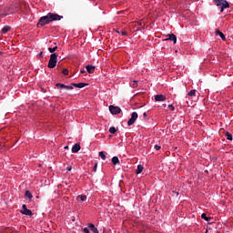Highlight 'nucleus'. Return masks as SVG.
<instances>
[{
    "label": "nucleus",
    "instance_id": "obj_25",
    "mask_svg": "<svg viewBox=\"0 0 233 233\" xmlns=\"http://www.w3.org/2000/svg\"><path fill=\"white\" fill-rule=\"evenodd\" d=\"M116 33L121 34L124 36H127L128 35V33L127 31H117L116 30Z\"/></svg>",
    "mask_w": 233,
    "mask_h": 233
},
{
    "label": "nucleus",
    "instance_id": "obj_35",
    "mask_svg": "<svg viewBox=\"0 0 233 233\" xmlns=\"http://www.w3.org/2000/svg\"><path fill=\"white\" fill-rule=\"evenodd\" d=\"M80 73H81L82 75H84V74H86V70H85V69H81Z\"/></svg>",
    "mask_w": 233,
    "mask_h": 233
},
{
    "label": "nucleus",
    "instance_id": "obj_26",
    "mask_svg": "<svg viewBox=\"0 0 233 233\" xmlns=\"http://www.w3.org/2000/svg\"><path fill=\"white\" fill-rule=\"evenodd\" d=\"M116 131H117V129H116V127H110V129H109V132H110L111 134H116Z\"/></svg>",
    "mask_w": 233,
    "mask_h": 233
},
{
    "label": "nucleus",
    "instance_id": "obj_29",
    "mask_svg": "<svg viewBox=\"0 0 233 233\" xmlns=\"http://www.w3.org/2000/svg\"><path fill=\"white\" fill-rule=\"evenodd\" d=\"M91 231H92L93 233H99L98 229H97L96 227H94V228L91 229Z\"/></svg>",
    "mask_w": 233,
    "mask_h": 233
},
{
    "label": "nucleus",
    "instance_id": "obj_34",
    "mask_svg": "<svg viewBox=\"0 0 233 233\" xmlns=\"http://www.w3.org/2000/svg\"><path fill=\"white\" fill-rule=\"evenodd\" d=\"M96 168H97V163H96L94 168H93V171L96 172Z\"/></svg>",
    "mask_w": 233,
    "mask_h": 233
},
{
    "label": "nucleus",
    "instance_id": "obj_38",
    "mask_svg": "<svg viewBox=\"0 0 233 233\" xmlns=\"http://www.w3.org/2000/svg\"><path fill=\"white\" fill-rule=\"evenodd\" d=\"M39 56H43V52H41V53L39 54Z\"/></svg>",
    "mask_w": 233,
    "mask_h": 233
},
{
    "label": "nucleus",
    "instance_id": "obj_36",
    "mask_svg": "<svg viewBox=\"0 0 233 233\" xmlns=\"http://www.w3.org/2000/svg\"><path fill=\"white\" fill-rule=\"evenodd\" d=\"M147 116V112H144V113H143V117L146 118Z\"/></svg>",
    "mask_w": 233,
    "mask_h": 233
},
{
    "label": "nucleus",
    "instance_id": "obj_27",
    "mask_svg": "<svg viewBox=\"0 0 233 233\" xmlns=\"http://www.w3.org/2000/svg\"><path fill=\"white\" fill-rule=\"evenodd\" d=\"M83 233H91L88 228H82Z\"/></svg>",
    "mask_w": 233,
    "mask_h": 233
},
{
    "label": "nucleus",
    "instance_id": "obj_4",
    "mask_svg": "<svg viewBox=\"0 0 233 233\" xmlns=\"http://www.w3.org/2000/svg\"><path fill=\"white\" fill-rule=\"evenodd\" d=\"M20 213L22 215L28 216V217H32L33 216V211L31 209H28L27 206L25 204H24L22 206V209L20 210Z\"/></svg>",
    "mask_w": 233,
    "mask_h": 233
},
{
    "label": "nucleus",
    "instance_id": "obj_10",
    "mask_svg": "<svg viewBox=\"0 0 233 233\" xmlns=\"http://www.w3.org/2000/svg\"><path fill=\"white\" fill-rule=\"evenodd\" d=\"M96 66L90 65L86 66V71L88 74H94Z\"/></svg>",
    "mask_w": 233,
    "mask_h": 233
},
{
    "label": "nucleus",
    "instance_id": "obj_19",
    "mask_svg": "<svg viewBox=\"0 0 233 233\" xmlns=\"http://www.w3.org/2000/svg\"><path fill=\"white\" fill-rule=\"evenodd\" d=\"M56 86L58 89H66V85L61 84V83H56Z\"/></svg>",
    "mask_w": 233,
    "mask_h": 233
},
{
    "label": "nucleus",
    "instance_id": "obj_18",
    "mask_svg": "<svg viewBox=\"0 0 233 233\" xmlns=\"http://www.w3.org/2000/svg\"><path fill=\"white\" fill-rule=\"evenodd\" d=\"M77 199H80L82 202H85V201H86L87 197L86 195H79L77 197Z\"/></svg>",
    "mask_w": 233,
    "mask_h": 233
},
{
    "label": "nucleus",
    "instance_id": "obj_37",
    "mask_svg": "<svg viewBox=\"0 0 233 233\" xmlns=\"http://www.w3.org/2000/svg\"><path fill=\"white\" fill-rule=\"evenodd\" d=\"M67 170H68V171H71V170H72V167H67Z\"/></svg>",
    "mask_w": 233,
    "mask_h": 233
},
{
    "label": "nucleus",
    "instance_id": "obj_9",
    "mask_svg": "<svg viewBox=\"0 0 233 233\" xmlns=\"http://www.w3.org/2000/svg\"><path fill=\"white\" fill-rule=\"evenodd\" d=\"M166 40H171L174 44H177V37L175 34H169L168 38Z\"/></svg>",
    "mask_w": 233,
    "mask_h": 233
},
{
    "label": "nucleus",
    "instance_id": "obj_33",
    "mask_svg": "<svg viewBox=\"0 0 233 233\" xmlns=\"http://www.w3.org/2000/svg\"><path fill=\"white\" fill-rule=\"evenodd\" d=\"M154 148H155L156 150H160V149H161V147L158 146V145H155V146H154Z\"/></svg>",
    "mask_w": 233,
    "mask_h": 233
},
{
    "label": "nucleus",
    "instance_id": "obj_2",
    "mask_svg": "<svg viewBox=\"0 0 233 233\" xmlns=\"http://www.w3.org/2000/svg\"><path fill=\"white\" fill-rule=\"evenodd\" d=\"M57 56H58L57 53H53L50 55L49 62L47 65V67L49 69H54L57 66Z\"/></svg>",
    "mask_w": 233,
    "mask_h": 233
},
{
    "label": "nucleus",
    "instance_id": "obj_13",
    "mask_svg": "<svg viewBox=\"0 0 233 233\" xmlns=\"http://www.w3.org/2000/svg\"><path fill=\"white\" fill-rule=\"evenodd\" d=\"M11 30V27L9 25H5L2 30L1 33L2 34H6L7 32H9Z\"/></svg>",
    "mask_w": 233,
    "mask_h": 233
},
{
    "label": "nucleus",
    "instance_id": "obj_1",
    "mask_svg": "<svg viewBox=\"0 0 233 233\" xmlns=\"http://www.w3.org/2000/svg\"><path fill=\"white\" fill-rule=\"evenodd\" d=\"M63 18V16L54 14V13H48L46 15L42 16L39 18L37 23V27L42 28L46 26V25L54 22V21H59Z\"/></svg>",
    "mask_w": 233,
    "mask_h": 233
},
{
    "label": "nucleus",
    "instance_id": "obj_3",
    "mask_svg": "<svg viewBox=\"0 0 233 233\" xmlns=\"http://www.w3.org/2000/svg\"><path fill=\"white\" fill-rule=\"evenodd\" d=\"M217 6H221L220 12L222 13L226 8L229 7V4L225 0H214Z\"/></svg>",
    "mask_w": 233,
    "mask_h": 233
},
{
    "label": "nucleus",
    "instance_id": "obj_32",
    "mask_svg": "<svg viewBox=\"0 0 233 233\" xmlns=\"http://www.w3.org/2000/svg\"><path fill=\"white\" fill-rule=\"evenodd\" d=\"M94 228H96V226L94 224H89L88 225V229H93Z\"/></svg>",
    "mask_w": 233,
    "mask_h": 233
},
{
    "label": "nucleus",
    "instance_id": "obj_28",
    "mask_svg": "<svg viewBox=\"0 0 233 233\" xmlns=\"http://www.w3.org/2000/svg\"><path fill=\"white\" fill-rule=\"evenodd\" d=\"M168 108H169L171 111H175V109H176V107H175L172 104L168 105Z\"/></svg>",
    "mask_w": 233,
    "mask_h": 233
},
{
    "label": "nucleus",
    "instance_id": "obj_17",
    "mask_svg": "<svg viewBox=\"0 0 233 233\" xmlns=\"http://www.w3.org/2000/svg\"><path fill=\"white\" fill-rule=\"evenodd\" d=\"M138 86V81L134 80L130 83V87L137 88Z\"/></svg>",
    "mask_w": 233,
    "mask_h": 233
},
{
    "label": "nucleus",
    "instance_id": "obj_6",
    "mask_svg": "<svg viewBox=\"0 0 233 233\" xmlns=\"http://www.w3.org/2000/svg\"><path fill=\"white\" fill-rule=\"evenodd\" d=\"M109 109L112 115H118L121 113V108L117 106H109Z\"/></svg>",
    "mask_w": 233,
    "mask_h": 233
},
{
    "label": "nucleus",
    "instance_id": "obj_5",
    "mask_svg": "<svg viewBox=\"0 0 233 233\" xmlns=\"http://www.w3.org/2000/svg\"><path fill=\"white\" fill-rule=\"evenodd\" d=\"M137 117H138V114L137 112H132L129 120H127V126L131 127L132 125H134Z\"/></svg>",
    "mask_w": 233,
    "mask_h": 233
},
{
    "label": "nucleus",
    "instance_id": "obj_7",
    "mask_svg": "<svg viewBox=\"0 0 233 233\" xmlns=\"http://www.w3.org/2000/svg\"><path fill=\"white\" fill-rule=\"evenodd\" d=\"M71 86H74V87H76V88L81 89V88H84V87H86V86H88V84H87V83H78V84H76V83H72Z\"/></svg>",
    "mask_w": 233,
    "mask_h": 233
},
{
    "label": "nucleus",
    "instance_id": "obj_21",
    "mask_svg": "<svg viewBox=\"0 0 233 233\" xmlns=\"http://www.w3.org/2000/svg\"><path fill=\"white\" fill-rule=\"evenodd\" d=\"M189 96H196V89H192L187 93Z\"/></svg>",
    "mask_w": 233,
    "mask_h": 233
},
{
    "label": "nucleus",
    "instance_id": "obj_24",
    "mask_svg": "<svg viewBox=\"0 0 233 233\" xmlns=\"http://www.w3.org/2000/svg\"><path fill=\"white\" fill-rule=\"evenodd\" d=\"M99 157L103 159V160H106V157L105 155V152H99Z\"/></svg>",
    "mask_w": 233,
    "mask_h": 233
},
{
    "label": "nucleus",
    "instance_id": "obj_11",
    "mask_svg": "<svg viewBox=\"0 0 233 233\" xmlns=\"http://www.w3.org/2000/svg\"><path fill=\"white\" fill-rule=\"evenodd\" d=\"M80 149H81L80 145H79V144H76V145L72 147V152H73V153H77Z\"/></svg>",
    "mask_w": 233,
    "mask_h": 233
},
{
    "label": "nucleus",
    "instance_id": "obj_23",
    "mask_svg": "<svg viewBox=\"0 0 233 233\" xmlns=\"http://www.w3.org/2000/svg\"><path fill=\"white\" fill-rule=\"evenodd\" d=\"M48 50H49L50 54H55L54 52H56V50H57V46L49 47Z\"/></svg>",
    "mask_w": 233,
    "mask_h": 233
},
{
    "label": "nucleus",
    "instance_id": "obj_16",
    "mask_svg": "<svg viewBox=\"0 0 233 233\" xmlns=\"http://www.w3.org/2000/svg\"><path fill=\"white\" fill-rule=\"evenodd\" d=\"M216 35H220V37L222 38V40H224V41L226 40L225 35H224L222 32H220L218 29L216 30Z\"/></svg>",
    "mask_w": 233,
    "mask_h": 233
},
{
    "label": "nucleus",
    "instance_id": "obj_30",
    "mask_svg": "<svg viewBox=\"0 0 233 233\" xmlns=\"http://www.w3.org/2000/svg\"><path fill=\"white\" fill-rule=\"evenodd\" d=\"M65 89H66V90H73V86H72V85L71 86H66V85Z\"/></svg>",
    "mask_w": 233,
    "mask_h": 233
},
{
    "label": "nucleus",
    "instance_id": "obj_12",
    "mask_svg": "<svg viewBox=\"0 0 233 233\" xmlns=\"http://www.w3.org/2000/svg\"><path fill=\"white\" fill-rule=\"evenodd\" d=\"M25 198H26V199H33V195H32L31 191L26 190L25 192Z\"/></svg>",
    "mask_w": 233,
    "mask_h": 233
},
{
    "label": "nucleus",
    "instance_id": "obj_8",
    "mask_svg": "<svg viewBox=\"0 0 233 233\" xmlns=\"http://www.w3.org/2000/svg\"><path fill=\"white\" fill-rule=\"evenodd\" d=\"M167 100V97L164 95H156L155 101L156 102H164Z\"/></svg>",
    "mask_w": 233,
    "mask_h": 233
},
{
    "label": "nucleus",
    "instance_id": "obj_22",
    "mask_svg": "<svg viewBox=\"0 0 233 233\" xmlns=\"http://www.w3.org/2000/svg\"><path fill=\"white\" fill-rule=\"evenodd\" d=\"M225 136H226V137H227L228 140H230V141L233 140V137H232V135H231L230 133L227 132V133L225 134Z\"/></svg>",
    "mask_w": 233,
    "mask_h": 233
},
{
    "label": "nucleus",
    "instance_id": "obj_20",
    "mask_svg": "<svg viewBox=\"0 0 233 233\" xmlns=\"http://www.w3.org/2000/svg\"><path fill=\"white\" fill-rule=\"evenodd\" d=\"M112 162L116 166V165L119 164V158L117 157H114L112 158Z\"/></svg>",
    "mask_w": 233,
    "mask_h": 233
},
{
    "label": "nucleus",
    "instance_id": "obj_15",
    "mask_svg": "<svg viewBox=\"0 0 233 233\" xmlns=\"http://www.w3.org/2000/svg\"><path fill=\"white\" fill-rule=\"evenodd\" d=\"M201 218L204 219L205 221L208 222L211 220V218L210 217H208L206 213H203L201 215Z\"/></svg>",
    "mask_w": 233,
    "mask_h": 233
},
{
    "label": "nucleus",
    "instance_id": "obj_39",
    "mask_svg": "<svg viewBox=\"0 0 233 233\" xmlns=\"http://www.w3.org/2000/svg\"><path fill=\"white\" fill-rule=\"evenodd\" d=\"M68 148V147L66 146V147H65V149H67Z\"/></svg>",
    "mask_w": 233,
    "mask_h": 233
},
{
    "label": "nucleus",
    "instance_id": "obj_31",
    "mask_svg": "<svg viewBox=\"0 0 233 233\" xmlns=\"http://www.w3.org/2000/svg\"><path fill=\"white\" fill-rule=\"evenodd\" d=\"M62 73H63L64 76H68V70L67 69H64Z\"/></svg>",
    "mask_w": 233,
    "mask_h": 233
},
{
    "label": "nucleus",
    "instance_id": "obj_14",
    "mask_svg": "<svg viewBox=\"0 0 233 233\" xmlns=\"http://www.w3.org/2000/svg\"><path fill=\"white\" fill-rule=\"evenodd\" d=\"M143 170H144V167L142 165H138L137 167L136 173L140 174L143 172Z\"/></svg>",
    "mask_w": 233,
    "mask_h": 233
}]
</instances>
